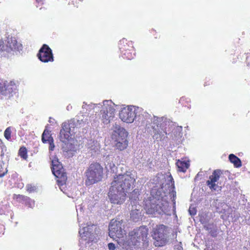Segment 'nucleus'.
Returning <instances> with one entry per match:
<instances>
[{
    "instance_id": "39",
    "label": "nucleus",
    "mask_w": 250,
    "mask_h": 250,
    "mask_svg": "<svg viewBox=\"0 0 250 250\" xmlns=\"http://www.w3.org/2000/svg\"><path fill=\"white\" fill-rule=\"evenodd\" d=\"M108 248L109 250H115L116 248L115 244L112 243L108 244Z\"/></svg>"
},
{
    "instance_id": "1",
    "label": "nucleus",
    "mask_w": 250,
    "mask_h": 250,
    "mask_svg": "<svg viewBox=\"0 0 250 250\" xmlns=\"http://www.w3.org/2000/svg\"><path fill=\"white\" fill-rule=\"evenodd\" d=\"M146 128L157 141L164 140L168 135L173 141L179 142L183 135L182 126L176 125L165 117L153 115L151 123L146 124Z\"/></svg>"
},
{
    "instance_id": "6",
    "label": "nucleus",
    "mask_w": 250,
    "mask_h": 250,
    "mask_svg": "<svg viewBox=\"0 0 250 250\" xmlns=\"http://www.w3.org/2000/svg\"><path fill=\"white\" fill-rule=\"evenodd\" d=\"M171 228L163 224L156 226L152 231V236L156 241L154 245L160 247L164 245L167 242Z\"/></svg>"
},
{
    "instance_id": "28",
    "label": "nucleus",
    "mask_w": 250,
    "mask_h": 250,
    "mask_svg": "<svg viewBox=\"0 0 250 250\" xmlns=\"http://www.w3.org/2000/svg\"><path fill=\"white\" fill-rule=\"evenodd\" d=\"M230 162L233 164L234 166L236 167L241 166V161L239 158L233 154H231L229 157Z\"/></svg>"
},
{
    "instance_id": "22",
    "label": "nucleus",
    "mask_w": 250,
    "mask_h": 250,
    "mask_svg": "<svg viewBox=\"0 0 250 250\" xmlns=\"http://www.w3.org/2000/svg\"><path fill=\"white\" fill-rule=\"evenodd\" d=\"M167 178L168 181V183H167V184L168 185V188H171L172 189L171 191L169 193L170 196L171 197L173 205H175L176 193V191L174 190V186L173 179L171 175H168L167 176Z\"/></svg>"
},
{
    "instance_id": "20",
    "label": "nucleus",
    "mask_w": 250,
    "mask_h": 250,
    "mask_svg": "<svg viewBox=\"0 0 250 250\" xmlns=\"http://www.w3.org/2000/svg\"><path fill=\"white\" fill-rule=\"evenodd\" d=\"M221 173V170H215L212 175L209 176V179L207 181V184L210 189L216 190V185L215 183L219 179Z\"/></svg>"
},
{
    "instance_id": "35",
    "label": "nucleus",
    "mask_w": 250,
    "mask_h": 250,
    "mask_svg": "<svg viewBox=\"0 0 250 250\" xmlns=\"http://www.w3.org/2000/svg\"><path fill=\"white\" fill-rule=\"evenodd\" d=\"M188 212L190 215L193 216L196 213V209L195 208L190 206L189 208Z\"/></svg>"
},
{
    "instance_id": "23",
    "label": "nucleus",
    "mask_w": 250,
    "mask_h": 250,
    "mask_svg": "<svg viewBox=\"0 0 250 250\" xmlns=\"http://www.w3.org/2000/svg\"><path fill=\"white\" fill-rule=\"evenodd\" d=\"M112 129L114 132V133L113 134V137L121 135L124 136V135L127 134V132L125 130V129L121 127V126L117 123H115L113 125Z\"/></svg>"
},
{
    "instance_id": "46",
    "label": "nucleus",
    "mask_w": 250,
    "mask_h": 250,
    "mask_svg": "<svg viewBox=\"0 0 250 250\" xmlns=\"http://www.w3.org/2000/svg\"><path fill=\"white\" fill-rule=\"evenodd\" d=\"M4 174H5L4 172L1 173L0 172V177L3 176L4 175Z\"/></svg>"
},
{
    "instance_id": "37",
    "label": "nucleus",
    "mask_w": 250,
    "mask_h": 250,
    "mask_svg": "<svg viewBox=\"0 0 250 250\" xmlns=\"http://www.w3.org/2000/svg\"><path fill=\"white\" fill-rule=\"evenodd\" d=\"M206 248L204 249V250H214L213 248L212 245H210L208 243H206L205 245Z\"/></svg>"
},
{
    "instance_id": "25",
    "label": "nucleus",
    "mask_w": 250,
    "mask_h": 250,
    "mask_svg": "<svg viewBox=\"0 0 250 250\" xmlns=\"http://www.w3.org/2000/svg\"><path fill=\"white\" fill-rule=\"evenodd\" d=\"M176 166L179 171L185 172L189 166L188 162L178 160L176 162Z\"/></svg>"
},
{
    "instance_id": "36",
    "label": "nucleus",
    "mask_w": 250,
    "mask_h": 250,
    "mask_svg": "<svg viewBox=\"0 0 250 250\" xmlns=\"http://www.w3.org/2000/svg\"><path fill=\"white\" fill-rule=\"evenodd\" d=\"M5 45H4V42L2 41H0V53L3 51H5Z\"/></svg>"
},
{
    "instance_id": "5",
    "label": "nucleus",
    "mask_w": 250,
    "mask_h": 250,
    "mask_svg": "<svg viewBox=\"0 0 250 250\" xmlns=\"http://www.w3.org/2000/svg\"><path fill=\"white\" fill-rule=\"evenodd\" d=\"M85 174V185L87 186L92 185L102 180L103 168L98 163H92L86 170Z\"/></svg>"
},
{
    "instance_id": "18",
    "label": "nucleus",
    "mask_w": 250,
    "mask_h": 250,
    "mask_svg": "<svg viewBox=\"0 0 250 250\" xmlns=\"http://www.w3.org/2000/svg\"><path fill=\"white\" fill-rule=\"evenodd\" d=\"M71 136L66 141H62L60 139L63 143L62 146L63 151L67 153L68 157L72 156L77 149L76 146L74 144V141L71 139Z\"/></svg>"
},
{
    "instance_id": "42",
    "label": "nucleus",
    "mask_w": 250,
    "mask_h": 250,
    "mask_svg": "<svg viewBox=\"0 0 250 250\" xmlns=\"http://www.w3.org/2000/svg\"><path fill=\"white\" fill-rule=\"evenodd\" d=\"M200 220L202 224H205L206 221H205V220L202 218V216H201V217H200Z\"/></svg>"
},
{
    "instance_id": "47",
    "label": "nucleus",
    "mask_w": 250,
    "mask_h": 250,
    "mask_svg": "<svg viewBox=\"0 0 250 250\" xmlns=\"http://www.w3.org/2000/svg\"><path fill=\"white\" fill-rule=\"evenodd\" d=\"M67 109L68 110V109H69V108H70V107H69V106H67Z\"/></svg>"
},
{
    "instance_id": "8",
    "label": "nucleus",
    "mask_w": 250,
    "mask_h": 250,
    "mask_svg": "<svg viewBox=\"0 0 250 250\" xmlns=\"http://www.w3.org/2000/svg\"><path fill=\"white\" fill-rule=\"evenodd\" d=\"M52 171L55 177L58 178L57 181L60 189L64 192V186L67 180V176L66 173L64 172L62 165L57 158H54L52 160Z\"/></svg>"
},
{
    "instance_id": "48",
    "label": "nucleus",
    "mask_w": 250,
    "mask_h": 250,
    "mask_svg": "<svg viewBox=\"0 0 250 250\" xmlns=\"http://www.w3.org/2000/svg\"><path fill=\"white\" fill-rule=\"evenodd\" d=\"M82 208L81 207H80V209H81Z\"/></svg>"
},
{
    "instance_id": "19",
    "label": "nucleus",
    "mask_w": 250,
    "mask_h": 250,
    "mask_svg": "<svg viewBox=\"0 0 250 250\" xmlns=\"http://www.w3.org/2000/svg\"><path fill=\"white\" fill-rule=\"evenodd\" d=\"M16 85L14 82L0 80V93L4 95H8L15 89Z\"/></svg>"
},
{
    "instance_id": "45",
    "label": "nucleus",
    "mask_w": 250,
    "mask_h": 250,
    "mask_svg": "<svg viewBox=\"0 0 250 250\" xmlns=\"http://www.w3.org/2000/svg\"><path fill=\"white\" fill-rule=\"evenodd\" d=\"M54 120L53 119H52L51 118H50V119H49V122H50V123H53V121H54Z\"/></svg>"
},
{
    "instance_id": "4",
    "label": "nucleus",
    "mask_w": 250,
    "mask_h": 250,
    "mask_svg": "<svg viewBox=\"0 0 250 250\" xmlns=\"http://www.w3.org/2000/svg\"><path fill=\"white\" fill-rule=\"evenodd\" d=\"M89 118L88 115H82L79 116L77 119L70 120L68 123H63L60 132V139L62 141H66L70 136L75 133V129L87 125L89 123Z\"/></svg>"
},
{
    "instance_id": "32",
    "label": "nucleus",
    "mask_w": 250,
    "mask_h": 250,
    "mask_svg": "<svg viewBox=\"0 0 250 250\" xmlns=\"http://www.w3.org/2000/svg\"><path fill=\"white\" fill-rule=\"evenodd\" d=\"M19 155L24 159L27 158V150L25 147H21L19 150Z\"/></svg>"
},
{
    "instance_id": "34",
    "label": "nucleus",
    "mask_w": 250,
    "mask_h": 250,
    "mask_svg": "<svg viewBox=\"0 0 250 250\" xmlns=\"http://www.w3.org/2000/svg\"><path fill=\"white\" fill-rule=\"evenodd\" d=\"M92 143L94 144V146H89V148H90L91 150H94L95 152L98 151L100 148L99 144L97 142L95 143L94 141H93Z\"/></svg>"
},
{
    "instance_id": "38",
    "label": "nucleus",
    "mask_w": 250,
    "mask_h": 250,
    "mask_svg": "<svg viewBox=\"0 0 250 250\" xmlns=\"http://www.w3.org/2000/svg\"><path fill=\"white\" fill-rule=\"evenodd\" d=\"M27 190L29 192H32L35 190V187H32L30 185H28L27 186Z\"/></svg>"
},
{
    "instance_id": "27",
    "label": "nucleus",
    "mask_w": 250,
    "mask_h": 250,
    "mask_svg": "<svg viewBox=\"0 0 250 250\" xmlns=\"http://www.w3.org/2000/svg\"><path fill=\"white\" fill-rule=\"evenodd\" d=\"M42 141L43 143H47L48 142H53V139L50 135V132L48 130L45 129L42 134Z\"/></svg>"
},
{
    "instance_id": "11",
    "label": "nucleus",
    "mask_w": 250,
    "mask_h": 250,
    "mask_svg": "<svg viewBox=\"0 0 250 250\" xmlns=\"http://www.w3.org/2000/svg\"><path fill=\"white\" fill-rule=\"evenodd\" d=\"M148 230L145 227H140L134 229L129 233L130 242L134 246H138L147 240Z\"/></svg>"
},
{
    "instance_id": "41",
    "label": "nucleus",
    "mask_w": 250,
    "mask_h": 250,
    "mask_svg": "<svg viewBox=\"0 0 250 250\" xmlns=\"http://www.w3.org/2000/svg\"><path fill=\"white\" fill-rule=\"evenodd\" d=\"M47 143H49V150H53L54 147H55V145L54 144V143L53 142H48Z\"/></svg>"
},
{
    "instance_id": "2",
    "label": "nucleus",
    "mask_w": 250,
    "mask_h": 250,
    "mask_svg": "<svg viewBox=\"0 0 250 250\" xmlns=\"http://www.w3.org/2000/svg\"><path fill=\"white\" fill-rule=\"evenodd\" d=\"M119 117L125 123L130 124L137 120L146 125L149 123H151V120L153 118V116L144 111L142 108L133 105L122 108L120 111Z\"/></svg>"
},
{
    "instance_id": "14",
    "label": "nucleus",
    "mask_w": 250,
    "mask_h": 250,
    "mask_svg": "<svg viewBox=\"0 0 250 250\" xmlns=\"http://www.w3.org/2000/svg\"><path fill=\"white\" fill-rule=\"evenodd\" d=\"M157 189L153 188L151 191V195L150 200H146L145 202L144 208L147 214H158V205L157 198H155Z\"/></svg>"
},
{
    "instance_id": "9",
    "label": "nucleus",
    "mask_w": 250,
    "mask_h": 250,
    "mask_svg": "<svg viewBox=\"0 0 250 250\" xmlns=\"http://www.w3.org/2000/svg\"><path fill=\"white\" fill-rule=\"evenodd\" d=\"M126 193L124 188H121L116 185L115 182H112L108 192V197L111 203L117 205L123 204L125 199Z\"/></svg>"
},
{
    "instance_id": "12",
    "label": "nucleus",
    "mask_w": 250,
    "mask_h": 250,
    "mask_svg": "<svg viewBox=\"0 0 250 250\" xmlns=\"http://www.w3.org/2000/svg\"><path fill=\"white\" fill-rule=\"evenodd\" d=\"M119 48L123 58L128 60H131L134 58L135 52L131 42L123 38L119 41Z\"/></svg>"
},
{
    "instance_id": "30",
    "label": "nucleus",
    "mask_w": 250,
    "mask_h": 250,
    "mask_svg": "<svg viewBox=\"0 0 250 250\" xmlns=\"http://www.w3.org/2000/svg\"><path fill=\"white\" fill-rule=\"evenodd\" d=\"M22 199L23 200V201L25 202V204L26 206H27L28 207L33 208L34 206V201L29 198L28 197L26 196H21Z\"/></svg>"
},
{
    "instance_id": "21",
    "label": "nucleus",
    "mask_w": 250,
    "mask_h": 250,
    "mask_svg": "<svg viewBox=\"0 0 250 250\" xmlns=\"http://www.w3.org/2000/svg\"><path fill=\"white\" fill-rule=\"evenodd\" d=\"M121 136L114 137L115 139V147L117 149L120 150H123L126 148L128 145V142L126 138L127 134Z\"/></svg>"
},
{
    "instance_id": "10",
    "label": "nucleus",
    "mask_w": 250,
    "mask_h": 250,
    "mask_svg": "<svg viewBox=\"0 0 250 250\" xmlns=\"http://www.w3.org/2000/svg\"><path fill=\"white\" fill-rule=\"evenodd\" d=\"M95 225H88L80 229L79 234L81 237L80 243L81 245L87 246V244L94 241L96 239V229Z\"/></svg>"
},
{
    "instance_id": "40",
    "label": "nucleus",
    "mask_w": 250,
    "mask_h": 250,
    "mask_svg": "<svg viewBox=\"0 0 250 250\" xmlns=\"http://www.w3.org/2000/svg\"><path fill=\"white\" fill-rule=\"evenodd\" d=\"M221 205H222V207L223 208V210H219L218 211H219L220 212L224 213L225 210H226V208L227 207V206L224 203H222Z\"/></svg>"
},
{
    "instance_id": "13",
    "label": "nucleus",
    "mask_w": 250,
    "mask_h": 250,
    "mask_svg": "<svg viewBox=\"0 0 250 250\" xmlns=\"http://www.w3.org/2000/svg\"><path fill=\"white\" fill-rule=\"evenodd\" d=\"M123 225L122 220L112 219L109 226V235L111 238L115 236L118 238L123 237L125 234V231Z\"/></svg>"
},
{
    "instance_id": "43",
    "label": "nucleus",
    "mask_w": 250,
    "mask_h": 250,
    "mask_svg": "<svg viewBox=\"0 0 250 250\" xmlns=\"http://www.w3.org/2000/svg\"><path fill=\"white\" fill-rule=\"evenodd\" d=\"M168 175H167L166 176H165L164 177V179H165L167 181V184L165 185V186H167H167H168V185L167 184V183H168V181L167 180V176H168ZM169 175H171L170 174H169Z\"/></svg>"
},
{
    "instance_id": "16",
    "label": "nucleus",
    "mask_w": 250,
    "mask_h": 250,
    "mask_svg": "<svg viewBox=\"0 0 250 250\" xmlns=\"http://www.w3.org/2000/svg\"><path fill=\"white\" fill-rule=\"evenodd\" d=\"M39 60L43 62H52L54 57L51 48L46 44H43L38 54Z\"/></svg>"
},
{
    "instance_id": "33",
    "label": "nucleus",
    "mask_w": 250,
    "mask_h": 250,
    "mask_svg": "<svg viewBox=\"0 0 250 250\" xmlns=\"http://www.w3.org/2000/svg\"><path fill=\"white\" fill-rule=\"evenodd\" d=\"M11 127H8L4 131V136L7 140H10L11 139Z\"/></svg>"
},
{
    "instance_id": "15",
    "label": "nucleus",
    "mask_w": 250,
    "mask_h": 250,
    "mask_svg": "<svg viewBox=\"0 0 250 250\" xmlns=\"http://www.w3.org/2000/svg\"><path fill=\"white\" fill-rule=\"evenodd\" d=\"M161 188L159 190H156L157 192L156 194L155 198H157L158 205V214H168L170 210V207L169 203L164 199V194L165 193L162 194L161 192V190H163L164 188V183L161 185Z\"/></svg>"
},
{
    "instance_id": "7",
    "label": "nucleus",
    "mask_w": 250,
    "mask_h": 250,
    "mask_svg": "<svg viewBox=\"0 0 250 250\" xmlns=\"http://www.w3.org/2000/svg\"><path fill=\"white\" fill-rule=\"evenodd\" d=\"M135 174L133 171H126L124 174H119L114 177L113 182H116V185L127 192L135 181Z\"/></svg>"
},
{
    "instance_id": "24",
    "label": "nucleus",
    "mask_w": 250,
    "mask_h": 250,
    "mask_svg": "<svg viewBox=\"0 0 250 250\" xmlns=\"http://www.w3.org/2000/svg\"><path fill=\"white\" fill-rule=\"evenodd\" d=\"M204 228L208 233L212 236L216 237L217 235V228L215 225L214 224H208L204 225Z\"/></svg>"
},
{
    "instance_id": "44",
    "label": "nucleus",
    "mask_w": 250,
    "mask_h": 250,
    "mask_svg": "<svg viewBox=\"0 0 250 250\" xmlns=\"http://www.w3.org/2000/svg\"><path fill=\"white\" fill-rule=\"evenodd\" d=\"M37 1L38 2V3H40L41 4H43V2L42 1V0H37Z\"/></svg>"
},
{
    "instance_id": "3",
    "label": "nucleus",
    "mask_w": 250,
    "mask_h": 250,
    "mask_svg": "<svg viewBox=\"0 0 250 250\" xmlns=\"http://www.w3.org/2000/svg\"><path fill=\"white\" fill-rule=\"evenodd\" d=\"M82 108L89 111L101 108L100 119L104 125L109 124L115 117V109L111 100L104 101L102 104L91 103L87 104L84 102Z\"/></svg>"
},
{
    "instance_id": "26",
    "label": "nucleus",
    "mask_w": 250,
    "mask_h": 250,
    "mask_svg": "<svg viewBox=\"0 0 250 250\" xmlns=\"http://www.w3.org/2000/svg\"><path fill=\"white\" fill-rule=\"evenodd\" d=\"M141 213L140 209L136 208L132 209L130 213V218L134 222H137L141 218Z\"/></svg>"
},
{
    "instance_id": "31",
    "label": "nucleus",
    "mask_w": 250,
    "mask_h": 250,
    "mask_svg": "<svg viewBox=\"0 0 250 250\" xmlns=\"http://www.w3.org/2000/svg\"><path fill=\"white\" fill-rule=\"evenodd\" d=\"M108 160H106L107 164L105 165V167L107 169L108 171H110V172H114V170L116 169V167L114 164L112 163H109L107 161Z\"/></svg>"
},
{
    "instance_id": "17",
    "label": "nucleus",
    "mask_w": 250,
    "mask_h": 250,
    "mask_svg": "<svg viewBox=\"0 0 250 250\" xmlns=\"http://www.w3.org/2000/svg\"><path fill=\"white\" fill-rule=\"evenodd\" d=\"M5 40V51L10 52L11 51L21 50L22 45L18 42L15 37H10V35L6 36Z\"/></svg>"
},
{
    "instance_id": "29",
    "label": "nucleus",
    "mask_w": 250,
    "mask_h": 250,
    "mask_svg": "<svg viewBox=\"0 0 250 250\" xmlns=\"http://www.w3.org/2000/svg\"><path fill=\"white\" fill-rule=\"evenodd\" d=\"M140 191L138 189H135L129 194V199L133 203L136 202L139 200Z\"/></svg>"
}]
</instances>
